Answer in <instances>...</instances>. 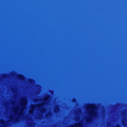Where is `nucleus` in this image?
<instances>
[{
	"label": "nucleus",
	"mask_w": 127,
	"mask_h": 127,
	"mask_svg": "<svg viewBox=\"0 0 127 127\" xmlns=\"http://www.w3.org/2000/svg\"><path fill=\"white\" fill-rule=\"evenodd\" d=\"M33 80L32 79H31V80H30V81H33Z\"/></svg>",
	"instance_id": "obj_10"
},
{
	"label": "nucleus",
	"mask_w": 127,
	"mask_h": 127,
	"mask_svg": "<svg viewBox=\"0 0 127 127\" xmlns=\"http://www.w3.org/2000/svg\"><path fill=\"white\" fill-rule=\"evenodd\" d=\"M14 112L15 113L16 112L15 111H14Z\"/></svg>",
	"instance_id": "obj_13"
},
{
	"label": "nucleus",
	"mask_w": 127,
	"mask_h": 127,
	"mask_svg": "<svg viewBox=\"0 0 127 127\" xmlns=\"http://www.w3.org/2000/svg\"><path fill=\"white\" fill-rule=\"evenodd\" d=\"M119 127V125H118V126H117V127Z\"/></svg>",
	"instance_id": "obj_12"
},
{
	"label": "nucleus",
	"mask_w": 127,
	"mask_h": 127,
	"mask_svg": "<svg viewBox=\"0 0 127 127\" xmlns=\"http://www.w3.org/2000/svg\"><path fill=\"white\" fill-rule=\"evenodd\" d=\"M5 122L4 121H1L0 123L1 124H4L5 123Z\"/></svg>",
	"instance_id": "obj_8"
},
{
	"label": "nucleus",
	"mask_w": 127,
	"mask_h": 127,
	"mask_svg": "<svg viewBox=\"0 0 127 127\" xmlns=\"http://www.w3.org/2000/svg\"><path fill=\"white\" fill-rule=\"evenodd\" d=\"M72 101L73 102H75L76 101V99L75 98H73V99H72Z\"/></svg>",
	"instance_id": "obj_7"
},
{
	"label": "nucleus",
	"mask_w": 127,
	"mask_h": 127,
	"mask_svg": "<svg viewBox=\"0 0 127 127\" xmlns=\"http://www.w3.org/2000/svg\"><path fill=\"white\" fill-rule=\"evenodd\" d=\"M37 106L39 108L40 107V106H42V104L41 105H37Z\"/></svg>",
	"instance_id": "obj_6"
},
{
	"label": "nucleus",
	"mask_w": 127,
	"mask_h": 127,
	"mask_svg": "<svg viewBox=\"0 0 127 127\" xmlns=\"http://www.w3.org/2000/svg\"><path fill=\"white\" fill-rule=\"evenodd\" d=\"M89 106L92 110H94L96 109V105L95 104H90V105Z\"/></svg>",
	"instance_id": "obj_2"
},
{
	"label": "nucleus",
	"mask_w": 127,
	"mask_h": 127,
	"mask_svg": "<svg viewBox=\"0 0 127 127\" xmlns=\"http://www.w3.org/2000/svg\"><path fill=\"white\" fill-rule=\"evenodd\" d=\"M18 77L19 79H23L24 77V76L21 74H20L18 76Z\"/></svg>",
	"instance_id": "obj_5"
},
{
	"label": "nucleus",
	"mask_w": 127,
	"mask_h": 127,
	"mask_svg": "<svg viewBox=\"0 0 127 127\" xmlns=\"http://www.w3.org/2000/svg\"><path fill=\"white\" fill-rule=\"evenodd\" d=\"M3 127H5V126H4Z\"/></svg>",
	"instance_id": "obj_15"
},
{
	"label": "nucleus",
	"mask_w": 127,
	"mask_h": 127,
	"mask_svg": "<svg viewBox=\"0 0 127 127\" xmlns=\"http://www.w3.org/2000/svg\"><path fill=\"white\" fill-rule=\"evenodd\" d=\"M49 95H48L47 96H46L44 99L43 100V101L45 102H46L47 101L48 99L49 98Z\"/></svg>",
	"instance_id": "obj_4"
},
{
	"label": "nucleus",
	"mask_w": 127,
	"mask_h": 127,
	"mask_svg": "<svg viewBox=\"0 0 127 127\" xmlns=\"http://www.w3.org/2000/svg\"><path fill=\"white\" fill-rule=\"evenodd\" d=\"M92 115H91V117L87 119H86V121L87 122H90L91 120H92L91 118L92 117H95V115L96 114V112L94 111H92L91 112Z\"/></svg>",
	"instance_id": "obj_1"
},
{
	"label": "nucleus",
	"mask_w": 127,
	"mask_h": 127,
	"mask_svg": "<svg viewBox=\"0 0 127 127\" xmlns=\"http://www.w3.org/2000/svg\"><path fill=\"white\" fill-rule=\"evenodd\" d=\"M32 110H31V111H30L29 112V113L31 114L32 113Z\"/></svg>",
	"instance_id": "obj_9"
},
{
	"label": "nucleus",
	"mask_w": 127,
	"mask_h": 127,
	"mask_svg": "<svg viewBox=\"0 0 127 127\" xmlns=\"http://www.w3.org/2000/svg\"><path fill=\"white\" fill-rule=\"evenodd\" d=\"M5 75H3V76H5Z\"/></svg>",
	"instance_id": "obj_14"
},
{
	"label": "nucleus",
	"mask_w": 127,
	"mask_h": 127,
	"mask_svg": "<svg viewBox=\"0 0 127 127\" xmlns=\"http://www.w3.org/2000/svg\"><path fill=\"white\" fill-rule=\"evenodd\" d=\"M15 121H17V119H16L15 120Z\"/></svg>",
	"instance_id": "obj_11"
},
{
	"label": "nucleus",
	"mask_w": 127,
	"mask_h": 127,
	"mask_svg": "<svg viewBox=\"0 0 127 127\" xmlns=\"http://www.w3.org/2000/svg\"><path fill=\"white\" fill-rule=\"evenodd\" d=\"M82 124L81 123H79L78 124H76L75 126H72L71 127H81Z\"/></svg>",
	"instance_id": "obj_3"
}]
</instances>
